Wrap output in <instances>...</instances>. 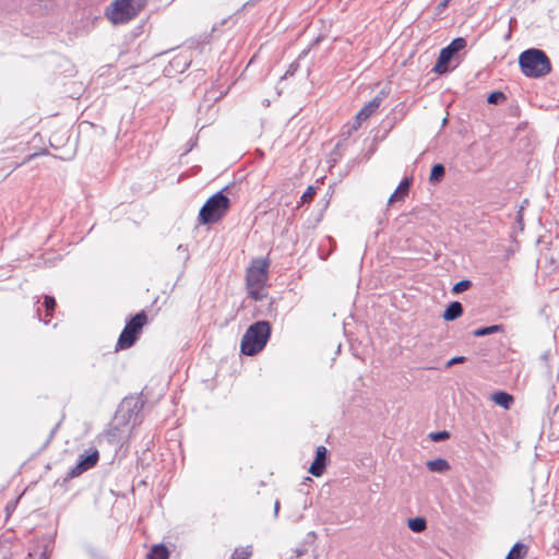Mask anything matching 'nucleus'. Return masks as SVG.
<instances>
[{"label": "nucleus", "mask_w": 559, "mask_h": 559, "mask_svg": "<svg viewBox=\"0 0 559 559\" xmlns=\"http://www.w3.org/2000/svg\"><path fill=\"white\" fill-rule=\"evenodd\" d=\"M269 261L266 259H254L250 263L247 275L246 286L249 296L254 300H262L266 297L265 285L269 278Z\"/></svg>", "instance_id": "f257e3e1"}, {"label": "nucleus", "mask_w": 559, "mask_h": 559, "mask_svg": "<svg viewBox=\"0 0 559 559\" xmlns=\"http://www.w3.org/2000/svg\"><path fill=\"white\" fill-rule=\"evenodd\" d=\"M271 335V325L267 321H258L251 324L242 335L240 348L247 356H254L266 345Z\"/></svg>", "instance_id": "f03ea898"}, {"label": "nucleus", "mask_w": 559, "mask_h": 559, "mask_svg": "<svg viewBox=\"0 0 559 559\" xmlns=\"http://www.w3.org/2000/svg\"><path fill=\"white\" fill-rule=\"evenodd\" d=\"M519 64L527 78H542L551 71V63L547 55L539 49H528L519 57Z\"/></svg>", "instance_id": "7ed1b4c3"}, {"label": "nucleus", "mask_w": 559, "mask_h": 559, "mask_svg": "<svg viewBox=\"0 0 559 559\" xmlns=\"http://www.w3.org/2000/svg\"><path fill=\"white\" fill-rule=\"evenodd\" d=\"M230 206L229 199L218 191L213 194L204 205L201 207L199 213V221L201 224H213L221 221L227 213Z\"/></svg>", "instance_id": "20e7f679"}, {"label": "nucleus", "mask_w": 559, "mask_h": 559, "mask_svg": "<svg viewBox=\"0 0 559 559\" xmlns=\"http://www.w3.org/2000/svg\"><path fill=\"white\" fill-rule=\"evenodd\" d=\"M466 47V39L457 37L447 47L442 48L432 69L438 74H444L453 70L460 62L459 52Z\"/></svg>", "instance_id": "39448f33"}, {"label": "nucleus", "mask_w": 559, "mask_h": 559, "mask_svg": "<svg viewBox=\"0 0 559 559\" xmlns=\"http://www.w3.org/2000/svg\"><path fill=\"white\" fill-rule=\"evenodd\" d=\"M146 321L147 317L144 311H141L132 317L130 321L127 322L118 338L117 348L126 349L131 347L138 340V336Z\"/></svg>", "instance_id": "423d86ee"}, {"label": "nucleus", "mask_w": 559, "mask_h": 559, "mask_svg": "<svg viewBox=\"0 0 559 559\" xmlns=\"http://www.w3.org/2000/svg\"><path fill=\"white\" fill-rule=\"evenodd\" d=\"M140 9L129 0H115L107 9L106 15L114 24H123L134 19Z\"/></svg>", "instance_id": "0eeeda50"}, {"label": "nucleus", "mask_w": 559, "mask_h": 559, "mask_svg": "<svg viewBox=\"0 0 559 559\" xmlns=\"http://www.w3.org/2000/svg\"><path fill=\"white\" fill-rule=\"evenodd\" d=\"M383 100V94L374 96L369 103H367L355 116L354 121L347 128V135H350L353 132L357 131L361 123L367 120L376 110L380 107Z\"/></svg>", "instance_id": "6e6552de"}, {"label": "nucleus", "mask_w": 559, "mask_h": 559, "mask_svg": "<svg viewBox=\"0 0 559 559\" xmlns=\"http://www.w3.org/2000/svg\"><path fill=\"white\" fill-rule=\"evenodd\" d=\"M99 454L95 450L93 453L87 454L85 456H81L76 465L70 469L69 477H78L82 473L86 472L87 469L92 468L98 461Z\"/></svg>", "instance_id": "1a4fd4ad"}, {"label": "nucleus", "mask_w": 559, "mask_h": 559, "mask_svg": "<svg viewBox=\"0 0 559 559\" xmlns=\"http://www.w3.org/2000/svg\"><path fill=\"white\" fill-rule=\"evenodd\" d=\"M328 461V450L323 445H319L316 450V457L312 462L309 473H311L316 477H320L326 467Z\"/></svg>", "instance_id": "9d476101"}, {"label": "nucleus", "mask_w": 559, "mask_h": 559, "mask_svg": "<svg viewBox=\"0 0 559 559\" xmlns=\"http://www.w3.org/2000/svg\"><path fill=\"white\" fill-rule=\"evenodd\" d=\"M413 178L405 177L396 188V190L389 198L388 204L391 205L396 201H403L405 197L408 194L409 187L412 185Z\"/></svg>", "instance_id": "9b49d317"}, {"label": "nucleus", "mask_w": 559, "mask_h": 559, "mask_svg": "<svg viewBox=\"0 0 559 559\" xmlns=\"http://www.w3.org/2000/svg\"><path fill=\"white\" fill-rule=\"evenodd\" d=\"M491 401L504 409H510L514 403V397L503 391H498L491 394Z\"/></svg>", "instance_id": "f8f14e48"}, {"label": "nucleus", "mask_w": 559, "mask_h": 559, "mask_svg": "<svg viewBox=\"0 0 559 559\" xmlns=\"http://www.w3.org/2000/svg\"><path fill=\"white\" fill-rule=\"evenodd\" d=\"M463 313V306L459 301H452L444 310L442 318L445 321H453L460 318Z\"/></svg>", "instance_id": "ddd939ff"}, {"label": "nucleus", "mask_w": 559, "mask_h": 559, "mask_svg": "<svg viewBox=\"0 0 559 559\" xmlns=\"http://www.w3.org/2000/svg\"><path fill=\"white\" fill-rule=\"evenodd\" d=\"M427 467L430 472L444 473L450 469V464L444 459H436L427 462Z\"/></svg>", "instance_id": "4468645a"}, {"label": "nucleus", "mask_w": 559, "mask_h": 559, "mask_svg": "<svg viewBox=\"0 0 559 559\" xmlns=\"http://www.w3.org/2000/svg\"><path fill=\"white\" fill-rule=\"evenodd\" d=\"M527 554V546L522 543H516L509 551L506 559H524Z\"/></svg>", "instance_id": "2eb2a0df"}, {"label": "nucleus", "mask_w": 559, "mask_h": 559, "mask_svg": "<svg viewBox=\"0 0 559 559\" xmlns=\"http://www.w3.org/2000/svg\"><path fill=\"white\" fill-rule=\"evenodd\" d=\"M407 526L414 533H421L427 527V521L425 518L417 516L414 519H409L407 522Z\"/></svg>", "instance_id": "dca6fc26"}, {"label": "nucleus", "mask_w": 559, "mask_h": 559, "mask_svg": "<svg viewBox=\"0 0 559 559\" xmlns=\"http://www.w3.org/2000/svg\"><path fill=\"white\" fill-rule=\"evenodd\" d=\"M168 557L169 552L164 545H155L147 555L148 559H168Z\"/></svg>", "instance_id": "f3484780"}, {"label": "nucleus", "mask_w": 559, "mask_h": 559, "mask_svg": "<svg viewBox=\"0 0 559 559\" xmlns=\"http://www.w3.org/2000/svg\"><path fill=\"white\" fill-rule=\"evenodd\" d=\"M444 166L442 164H436L431 169L429 181L432 183L440 181L444 176Z\"/></svg>", "instance_id": "a211bd4d"}, {"label": "nucleus", "mask_w": 559, "mask_h": 559, "mask_svg": "<svg viewBox=\"0 0 559 559\" xmlns=\"http://www.w3.org/2000/svg\"><path fill=\"white\" fill-rule=\"evenodd\" d=\"M252 555L250 546L236 549L231 556V559H249Z\"/></svg>", "instance_id": "6ab92c4d"}, {"label": "nucleus", "mask_w": 559, "mask_h": 559, "mask_svg": "<svg viewBox=\"0 0 559 559\" xmlns=\"http://www.w3.org/2000/svg\"><path fill=\"white\" fill-rule=\"evenodd\" d=\"M44 307H45V311H46V314L45 317H51V313L52 311L55 310V307H56V300L53 297L51 296H45V299H44Z\"/></svg>", "instance_id": "aec40b11"}, {"label": "nucleus", "mask_w": 559, "mask_h": 559, "mask_svg": "<svg viewBox=\"0 0 559 559\" xmlns=\"http://www.w3.org/2000/svg\"><path fill=\"white\" fill-rule=\"evenodd\" d=\"M471 286H472V282L471 281H468V280L460 281L459 283H456L453 286L452 293L453 294H461V293L467 290Z\"/></svg>", "instance_id": "412c9836"}, {"label": "nucleus", "mask_w": 559, "mask_h": 559, "mask_svg": "<svg viewBox=\"0 0 559 559\" xmlns=\"http://www.w3.org/2000/svg\"><path fill=\"white\" fill-rule=\"evenodd\" d=\"M550 425L555 433L559 436V405L555 408Z\"/></svg>", "instance_id": "4be33fe9"}, {"label": "nucleus", "mask_w": 559, "mask_h": 559, "mask_svg": "<svg viewBox=\"0 0 559 559\" xmlns=\"http://www.w3.org/2000/svg\"><path fill=\"white\" fill-rule=\"evenodd\" d=\"M316 194V188L313 186H309L307 190L301 195V203H309L313 195Z\"/></svg>", "instance_id": "5701e85b"}, {"label": "nucleus", "mask_w": 559, "mask_h": 559, "mask_svg": "<svg viewBox=\"0 0 559 559\" xmlns=\"http://www.w3.org/2000/svg\"><path fill=\"white\" fill-rule=\"evenodd\" d=\"M449 437H450V433L445 430L430 433V439L432 441H437V442L447 440V439H449Z\"/></svg>", "instance_id": "b1692460"}, {"label": "nucleus", "mask_w": 559, "mask_h": 559, "mask_svg": "<svg viewBox=\"0 0 559 559\" xmlns=\"http://www.w3.org/2000/svg\"><path fill=\"white\" fill-rule=\"evenodd\" d=\"M506 99L502 92H491V104H498Z\"/></svg>", "instance_id": "393cba45"}, {"label": "nucleus", "mask_w": 559, "mask_h": 559, "mask_svg": "<svg viewBox=\"0 0 559 559\" xmlns=\"http://www.w3.org/2000/svg\"><path fill=\"white\" fill-rule=\"evenodd\" d=\"M466 360V358L464 356H456V357H453L452 359H450L445 367L447 368H450L452 367L453 365H456V364H461V362H464Z\"/></svg>", "instance_id": "a878e982"}, {"label": "nucleus", "mask_w": 559, "mask_h": 559, "mask_svg": "<svg viewBox=\"0 0 559 559\" xmlns=\"http://www.w3.org/2000/svg\"><path fill=\"white\" fill-rule=\"evenodd\" d=\"M474 336H486L489 335V326L477 329L473 332Z\"/></svg>", "instance_id": "bb28decb"}, {"label": "nucleus", "mask_w": 559, "mask_h": 559, "mask_svg": "<svg viewBox=\"0 0 559 559\" xmlns=\"http://www.w3.org/2000/svg\"><path fill=\"white\" fill-rule=\"evenodd\" d=\"M297 557H302L306 552L305 549L298 548L295 550Z\"/></svg>", "instance_id": "cd10ccee"}, {"label": "nucleus", "mask_w": 559, "mask_h": 559, "mask_svg": "<svg viewBox=\"0 0 559 559\" xmlns=\"http://www.w3.org/2000/svg\"><path fill=\"white\" fill-rule=\"evenodd\" d=\"M501 330H502L501 325H491V334L495 332L501 331Z\"/></svg>", "instance_id": "c85d7f7f"}, {"label": "nucleus", "mask_w": 559, "mask_h": 559, "mask_svg": "<svg viewBox=\"0 0 559 559\" xmlns=\"http://www.w3.org/2000/svg\"><path fill=\"white\" fill-rule=\"evenodd\" d=\"M278 510H280V502H278V501H276V502H275V506H274V512H275V515H277Z\"/></svg>", "instance_id": "c756f323"}, {"label": "nucleus", "mask_w": 559, "mask_h": 559, "mask_svg": "<svg viewBox=\"0 0 559 559\" xmlns=\"http://www.w3.org/2000/svg\"><path fill=\"white\" fill-rule=\"evenodd\" d=\"M35 156H37V154L29 155L22 164H25V163L32 160Z\"/></svg>", "instance_id": "7c9ffc66"}, {"label": "nucleus", "mask_w": 559, "mask_h": 559, "mask_svg": "<svg viewBox=\"0 0 559 559\" xmlns=\"http://www.w3.org/2000/svg\"><path fill=\"white\" fill-rule=\"evenodd\" d=\"M132 401H123L121 408L123 409L126 406H129Z\"/></svg>", "instance_id": "2f4dec72"}, {"label": "nucleus", "mask_w": 559, "mask_h": 559, "mask_svg": "<svg viewBox=\"0 0 559 559\" xmlns=\"http://www.w3.org/2000/svg\"><path fill=\"white\" fill-rule=\"evenodd\" d=\"M447 2L448 1L445 0L444 2L440 3V7L444 8L447 5Z\"/></svg>", "instance_id": "473e14b6"}]
</instances>
